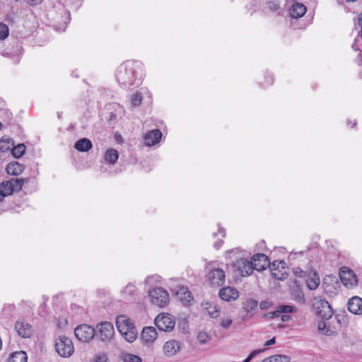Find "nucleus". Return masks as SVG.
<instances>
[{
  "instance_id": "47",
  "label": "nucleus",
  "mask_w": 362,
  "mask_h": 362,
  "mask_svg": "<svg viewBox=\"0 0 362 362\" xmlns=\"http://www.w3.org/2000/svg\"><path fill=\"white\" fill-rule=\"evenodd\" d=\"M273 78L272 76L270 75H268V76H265V82L264 83V85L263 86L265 87V86H271L273 84Z\"/></svg>"
},
{
  "instance_id": "32",
  "label": "nucleus",
  "mask_w": 362,
  "mask_h": 362,
  "mask_svg": "<svg viewBox=\"0 0 362 362\" xmlns=\"http://www.w3.org/2000/svg\"><path fill=\"white\" fill-rule=\"evenodd\" d=\"M27 354L25 351H16L13 353L8 362H27Z\"/></svg>"
},
{
  "instance_id": "39",
  "label": "nucleus",
  "mask_w": 362,
  "mask_h": 362,
  "mask_svg": "<svg viewBox=\"0 0 362 362\" xmlns=\"http://www.w3.org/2000/svg\"><path fill=\"white\" fill-rule=\"evenodd\" d=\"M8 35V26L2 23H0V40L6 39Z\"/></svg>"
},
{
  "instance_id": "6",
  "label": "nucleus",
  "mask_w": 362,
  "mask_h": 362,
  "mask_svg": "<svg viewBox=\"0 0 362 362\" xmlns=\"http://www.w3.org/2000/svg\"><path fill=\"white\" fill-rule=\"evenodd\" d=\"M154 323L160 331L170 332L175 327V320L173 315L168 313H161L155 318Z\"/></svg>"
},
{
  "instance_id": "60",
  "label": "nucleus",
  "mask_w": 362,
  "mask_h": 362,
  "mask_svg": "<svg viewBox=\"0 0 362 362\" xmlns=\"http://www.w3.org/2000/svg\"><path fill=\"white\" fill-rule=\"evenodd\" d=\"M347 1H351V2H353V1H355L356 0H346Z\"/></svg>"
},
{
  "instance_id": "30",
  "label": "nucleus",
  "mask_w": 362,
  "mask_h": 362,
  "mask_svg": "<svg viewBox=\"0 0 362 362\" xmlns=\"http://www.w3.org/2000/svg\"><path fill=\"white\" fill-rule=\"evenodd\" d=\"M119 158V153L114 148H109L105 151L104 158L110 164H115Z\"/></svg>"
},
{
  "instance_id": "2",
  "label": "nucleus",
  "mask_w": 362,
  "mask_h": 362,
  "mask_svg": "<svg viewBox=\"0 0 362 362\" xmlns=\"http://www.w3.org/2000/svg\"><path fill=\"white\" fill-rule=\"evenodd\" d=\"M116 325L119 332L128 342H133L137 337V331L131 321L126 315H119L116 319Z\"/></svg>"
},
{
  "instance_id": "48",
  "label": "nucleus",
  "mask_w": 362,
  "mask_h": 362,
  "mask_svg": "<svg viewBox=\"0 0 362 362\" xmlns=\"http://www.w3.org/2000/svg\"><path fill=\"white\" fill-rule=\"evenodd\" d=\"M223 244V240H218L216 242L214 243V247L216 250H218L221 247Z\"/></svg>"
},
{
  "instance_id": "22",
  "label": "nucleus",
  "mask_w": 362,
  "mask_h": 362,
  "mask_svg": "<svg viewBox=\"0 0 362 362\" xmlns=\"http://www.w3.org/2000/svg\"><path fill=\"white\" fill-rule=\"evenodd\" d=\"M329 320L322 318L317 323V330L320 333L331 336L336 333L335 329L330 326Z\"/></svg>"
},
{
  "instance_id": "16",
  "label": "nucleus",
  "mask_w": 362,
  "mask_h": 362,
  "mask_svg": "<svg viewBox=\"0 0 362 362\" xmlns=\"http://www.w3.org/2000/svg\"><path fill=\"white\" fill-rule=\"evenodd\" d=\"M158 333L153 327H145L143 328L141 337L146 345L152 344L157 339Z\"/></svg>"
},
{
  "instance_id": "50",
  "label": "nucleus",
  "mask_w": 362,
  "mask_h": 362,
  "mask_svg": "<svg viewBox=\"0 0 362 362\" xmlns=\"http://www.w3.org/2000/svg\"><path fill=\"white\" fill-rule=\"evenodd\" d=\"M276 342V340H275V337H273L272 339H269V340H267L265 343H264V346H271V345H273Z\"/></svg>"
},
{
  "instance_id": "51",
  "label": "nucleus",
  "mask_w": 362,
  "mask_h": 362,
  "mask_svg": "<svg viewBox=\"0 0 362 362\" xmlns=\"http://www.w3.org/2000/svg\"><path fill=\"white\" fill-rule=\"evenodd\" d=\"M28 2L30 6H35L40 4L42 0H28Z\"/></svg>"
},
{
  "instance_id": "24",
  "label": "nucleus",
  "mask_w": 362,
  "mask_h": 362,
  "mask_svg": "<svg viewBox=\"0 0 362 362\" xmlns=\"http://www.w3.org/2000/svg\"><path fill=\"white\" fill-rule=\"evenodd\" d=\"M306 284L310 290H315L320 285V278L315 271H310L307 275Z\"/></svg>"
},
{
  "instance_id": "3",
  "label": "nucleus",
  "mask_w": 362,
  "mask_h": 362,
  "mask_svg": "<svg viewBox=\"0 0 362 362\" xmlns=\"http://www.w3.org/2000/svg\"><path fill=\"white\" fill-rule=\"evenodd\" d=\"M54 346L58 354L64 358L70 357L74 351L71 339L66 336H59L56 339Z\"/></svg>"
},
{
  "instance_id": "27",
  "label": "nucleus",
  "mask_w": 362,
  "mask_h": 362,
  "mask_svg": "<svg viewBox=\"0 0 362 362\" xmlns=\"http://www.w3.org/2000/svg\"><path fill=\"white\" fill-rule=\"evenodd\" d=\"M306 7L303 4L294 3L290 9V15L293 18H298L305 15Z\"/></svg>"
},
{
  "instance_id": "9",
  "label": "nucleus",
  "mask_w": 362,
  "mask_h": 362,
  "mask_svg": "<svg viewBox=\"0 0 362 362\" xmlns=\"http://www.w3.org/2000/svg\"><path fill=\"white\" fill-rule=\"evenodd\" d=\"M286 262L283 260H275L272 264L269 263V268L272 276L278 280H284L287 277Z\"/></svg>"
},
{
  "instance_id": "26",
  "label": "nucleus",
  "mask_w": 362,
  "mask_h": 362,
  "mask_svg": "<svg viewBox=\"0 0 362 362\" xmlns=\"http://www.w3.org/2000/svg\"><path fill=\"white\" fill-rule=\"evenodd\" d=\"M25 170L24 164L18 162H11L6 167V171L11 175H18Z\"/></svg>"
},
{
  "instance_id": "17",
  "label": "nucleus",
  "mask_w": 362,
  "mask_h": 362,
  "mask_svg": "<svg viewBox=\"0 0 362 362\" xmlns=\"http://www.w3.org/2000/svg\"><path fill=\"white\" fill-rule=\"evenodd\" d=\"M15 329L18 335L23 338H29L33 334V327L27 322L24 320H18L16 322Z\"/></svg>"
},
{
  "instance_id": "14",
  "label": "nucleus",
  "mask_w": 362,
  "mask_h": 362,
  "mask_svg": "<svg viewBox=\"0 0 362 362\" xmlns=\"http://www.w3.org/2000/svg\"><path fill=\"white\" fill-rule=\"evenodd\" d=\"M177 298L185 306H189L194 300V297L187 287L180 286L175 291Z\"/></svg>"
},
{
  "instance_id": "53",
  "label": "nucleus",
  "mask_w": 362,
  "mask_h": 362,
  "mask_svg": "<svg viewBox=\"0 0 362 362\" xmlns=\"http://www.w3.org/2000/svg\"><path fill=\"white\" fill-rule=\"evenodd\" d=\"M358 25L361 26V36L362 37V13L358 16Z\"/></svg>"
},
{
  "instance_id": "59",
  "label": "nucleus",
  "mask_w": 362,
  "mask_h": 362,
  "mask_svg": "<svg viewBox=\"0 0 362 362\" xmlns=\"http://www.w3.org/2000/svg\"><path fill=\"white\" fill-rule=\"evenodd\" d=\"M304 253V251H300L299 252H298V254H300V255H303Z\"/></svg>"
},
{
  "instance_id": "61",
  "label": "nucleus",
  "mask_w": 362,
  "mask_h": 362,
  "mask_svg": "<svg viewBox=\"0 0 362 362\" xmlns=\"http://www.w3.org/2000/svg\"><path fill=\"white\" fill-rule=\"evenodd\" d=\"M356 122H354L352 127H354L356 125Z\"/></svg>"
},
{
  "instance_id": "44",
  "label": "nucleus",
  "mask_w": 362,
  "mask_h": 362,
  "mask_svg": "<svg viewBox=\"0 0 362 362\" xmlns=\"http://www.w3.org/2000/svg\"><path fill=\"white\" fill-rule=\"evenodd\" d=\"M197 339L201 344H206L208 341L209 337L206 333H199Z\"/></svg>"
},
{
  "instance_id": "35",
  "label": "nucleus",
  "mask_w": 362,
  "mask_h": 362,
  "mask_svg": "<svg viewBox=\"0 0 362 362\" xmlns=\"http://www.w3.org/2000/svg\"><path fill=\"white\" fill-rule=\"evenodd\" d=\"M25 150L26 147L23 144H18L17 146L13 148L12 155L15 158H20L25 153Z\"/></svg>"
},
{
  "instance_id": "28",
  "label": "nucleus",
  "mask_w": 362,
  "mask_h": 362,
  "mask_svg": "<svg viewBox=\"0 0 362 362\" xmlns=\"http://www.w3.org/2000/svg\"><path fill=\"white\" fill-rule=\"evenodd\" d=\"M93 145L88 139L83 138L78 141H77L74 144V148L81 152H86L88 151Z\"/></svg>"
},
{
  "instance_id": "20",
  "label": "nucleus",
  "mask_w": 362,
  "mask_h": 362,
  "mask_svg": "<svg viewBox=\"0 0 362 362\" xmlns=\"http://www.w3.org/2000/svg\"><path fill=\"white\" fill-rule=\"evenodd\" d=\"M257 300L252 298H247L243 303V309L246 315L245 318H251L256 313L257 310Z\"/></svg>"
},
{
  "instance_id": "19",
  "label": "nucleus",
  "mask_w": 362,
  "mask_h": 362,
  "mask_svg": "<svg viewBox=\"0 0 362 362\" xmlns=\"http://www.w3.org/2000/svg\"><path fill=\"white\" fill-rule=\"evenodd\" d=\"M162 136V132L159 129L151 130L144 135V143L148 146H154L160 142Z\"/></svg>"
},
{
  "instance_id": "52",
  "label": "nucleus",
  "mask_w": 362,
  "mask_h": 362,
  "mask_svg": "<svg viewBox=\"0 0 362 362\" xmlns=\"http://www.w3.org/2000/svg\"><path fill=\"white\" fill-rule=\"evenodd\" d=\"M218 233L221 234L222 238L226 237V230L222 227H218Z\"/></svg>"
},
{
  "instance_id": "45",
  "label": "nucleus",
  "mask_w": 362,
  "mask_h": 362,
  "mask_svg": "<svg viewBox=\"0 0 362 362\" xmlns=\"http://www.w3.org/2000/svg\"><path fill=\"white\" fill-rule=\"evenodd\" d=\"M93 362H107V356L105 354L96 355Z\"/></svg>"
},
{
  "instance_id": "12",
  "label": "nucleus",
  "mask_w": 362,
  "mask_h": 362,
  "mask_svg": "<svg viewBox=\"0 0 362 362\" xmlns=\"http://www.w3.org/2000/svg\"><path fill=\"white\" fill-rule=\"evenodd\" d=\"M181 349V341L173 339L165 341L163 346V352L166 357H173L177 355Z\"/></svg>"
},
{
  "instance_id": "38",
  "label": "nucleus",
  "mask_w": 362,
  "mask_h": 362,
  "mask_svg": "<svg viewBox=\"0 0 362 362\" xmlns=\"http://www.w3.org/2000/svg\"><path fill=\"white\" fill-rule=\"evenodd\" d=\"M272 362H290V358L286 355L279 354L272 356Z\"/></svg>"
},
{
  "instance_id": "54",
  "label": "nucleus",
  "mask_w": 362,
  "mask_h": 362,
  "mask_svg": "<svg viewBox=\"0 0 362 362\" xmlns=\"http://www.w3.org/2000/svg\"><path fill=\"white\" fill-rule=\"evenodd\" d=\"M261 362H272V356L270 357H267L266 358H264V360H262Z\"/></svg>"
},
{
  "instance_id": "33",
  "label": "nucleus",
  "mask_w": 362,
  "mask_h": 362,
  "mask_svg": "<svg viewBox=\"0 0 362 362\" xmlns=\"http://www.w3.org/2000/svg\"><path fill=\"white\" fill-rule=\"evenodd\" d=\"M136 292V286L131 283L128 284L121 290V294L124 298H128V297L134 296Z\"/></svg>"
},
{
  "instance_id": "13",
  "label": "nucleus",
  "mask_w": 362,
  "mask_h": 362,
  "mask_svg": "<svg viewBox=\"0 0 362 362\" xmlns=\"http://www.w3.org/2000/svg\"><path fill=\"white\" fill-rule=\"evenodd\" d=\"M209 283L213 286H221L225 282V272L219 268L211 269L206 275Z\"/></svg>"
},
{
  "instance_id": "1",
  "label": "nucleus",
  "mask_w": 362,
  "mask_h": 362,
  "mask_svg": "<svg viewBox=\"0 0 362 362\" xmlns=\"http://www.w3.org/2000/svg\"><path fill=\"white\" fill-rule=\"evenodd\" d=\"M143 64L136 60H127L121 64L115 72L118 83L124 88L138 86L143 78Z\"/></svg>"
},
{
  "instance_id": "56",
  "label": "nucleus",
  "mask_w": 362,
  "mask_h": 362,
  "mask_svg": "<svg viewBox=\"0 0 362 362\" xmlns=\"http://www.w3.org/2000/svg\"><path fill=\"white\" fill-rule=\"evenodd\" d=\"M236 250H237V249H235V250H231L230 251H227V254L233 253V252H235V251H236Z\"/></svg>"
},
{
  "instance_id": "58",
  "label": "nucleus",
  "mask_w": 362,
  "mask_h": 362,
  "mask_svg": "<svg viewBox=\"0 0 362 362\" xmlns=\"http://www.w3.org/2000/svg\"><path fill=\"white\" fill-rule=\"evenodd\" d=\"M216 235H217V233H213V236H214V238H216Z\"/></svg>"
},
{
  "instance_id": "15",
  "label": "nucleus",
  "mask_w": 362,
  "mask_h": 362,
  "mask_svg": "<svg viewBox=\"0 0 362 362\" xmlns=\"http://www.w3.org/2000/svg\"><path fill=\"white\" fill-rule=\"evenodd\" d=\"M253 268L257 271H263L269 265L268 257L262 253H257L252 256L251 259Z\"/></svg>"
},
{
  "instance_id": "41",
  "label": "nucleus",
  "mask_w": 362,
  "mask_h": 362,
  "mask_svg": "<svg viewBox=\"0 0 362 362\" xmlns=\"http://www.w3.org/2000/svg\"><path fill=\"white\" fill-rule=\"evenodd\" d=\"M293 272L295 276L298 278H305L308 274V272L303 271L299 267L294 268Z\"/></svg>"
},
{
  "instance_id": "25",
  "label": "nucleus",
  "mask_w": 362,
  "mask_h": 362,
  "mask_svg": "<svg viewBox=\"0 0 362 362\" xmlns=\"http://www.w3.org/2000/svg\"><path fill=\"white\" fill-rule=\"evenodd\" d=\"M296 310V308L291 305H280L277 310L273 312L269 313L267 316L270 319L276 317H280L283 313H291Z\"/></svg>"
},
{
  "instance_id": "21",
  "label": "nucleus",
  "mask_w": 362,
  "mask_h": 362,
  "mask_svg": "<svg viewBox=\"0 0 362 362\" xmlns=\"http://www.w3.org/2000/svg\"><path fill=\"white\" fill-rule=\"evenodd\" d=\"M347 308L353 314H362V298L358 296L351 298L347 303Z\"/></svg>"
},
{
  "instance_id": "46",
  "label": "nucleus",
  "mask_w": 362,
  "mask_h": 362,
  "mask_svg": "<svg viewBox=\"0 0 362 362\" xmlns=\"http://www.w3.org/2000/svg\"><path fill=\"white\" fill-rule=\"evenodd\" d=\"M272 305V303L268 300H264L260 302L259 308L262 310H267Z\"/></svg>"
},
{
  "instance_id": "57",
  "label": "nucleus",
  "mask_w": 362,
  "mask_h": 362,
  "mask_svg": "<svg viewBox=\"0 0 362 362\" xmlns=\"http://www.w3.org/2000/svg\"><path fill=\"white\" fill-rule=\"evenodd\" d=\"M61 115H62V113H58V118L60 119L61 118Z\"/></svg>"
},
{
  "instance_id": "63",
  "label": "nucleus",
  "mask_w": 362,
  "mask_h": 362,
  "mask_svg": "<svg viewBox=\"0 0 362 362\" xmlns=\"http://www.w3.org/2000/svg\"><path fill=\"white\" fill-rule=\"evenodd\" d=\"M1 202H3V200L0 198V203H1Z\"/></svg>"
},
{
  "instance_id": "43",
  "label": "nucleus",
  "mask_w": 362,
  "mask_h": 362,
  "mask_svg": "<svg viewBox=\"0 0 362 362\" xmlns=\"http://www.w3.org/2000/svg\"><path fill=\"white\" fill-rule=\"evenodd\" d=\"M233 320L231 318L221 319L220 325L224 329H228L232 324Z\"/></svg>"
},
{
  "instance_id": "42",
  "label": "nucleus",
  "mask_w": 362,
  "mask_h": 362,
  "mask_svg": "<svg viewBox=\"0 0 362 362\" xmlns=\"http://www.w3.org/2000/svg\"><path fill=\"white\" fill-rule=\"evenodd\" d=\"M264 351V349H257L252 351L243 362H250L254 357Z\"/></svg>"
},
{
  "instance_id": "18",
  "label": "nucleus",
  "mask_w": 362,
  "mask_h": 362,
  "mask_svg": "<svg viewBox=\"0 0 362 362\" xmlns=\"http://www.w3.org/2000/svg\"><path fill=\"white\" fill-rule=\"evenodd\" d=\"M218 296L223 300L232 301L238 298L239 293L234 287L225 286L219 291Z\"/></svg>"
},
{
  "instance_id": "37",
  "label": "nucleus",
  "mask_w": 362,
  "mask_h": 362,
  "mask_svg": "<svg viewBox=\"0 0 362 362\" xmlns=\"http://www.w3.org/2000/svg\"><path fill=\"white\" fill-rule=\"evenodd\" d=\"M266 5L267 8L270 11L273 12H278L279 13V10L280 9V6L278 0L267 1Z\"/></svg>"
},
{
  "instance_id": "4",
  "label": "nucleus",
  "mask_w": 362,
  "mask_h": 362,
  "mask_svg": "<svg viewBox=\"0 0 362 362\" xmlns=\"http://www.w3.org/2000/svg\"><path fill=\"white\" fill-rule=\"evenodd\" d=\"M312 304L316 313L323 319L330 320L333 315V310L329 303L324 298L317 296L313 298Z\"/></svg>"
},
{
  "instance_id": "10",
  "label": "nucleus",
  "mask_w": 362,
  "mask_h": 362,
  "mask_svg": "<svg viewBox=\"0 0 362 362\" xmlns=\"http://www.w3.org/2000/svg\"><path fill=\"white\" fill-rule=\"evenodd\" d=\"M340 279L342 284L348 288H353L358 284V279L354 272L346 267L341 269Z\"/></svg>"
},
{
  "instance_id": "8",
  "label": "nucleus",
  "mask_w": 362,
  "mask_h": 362,
  "mask_svg": "<svg viewBox=\"0 0 362 362\" xmlns=\"http://www.w3.org/2000/svg\"><path fill=\"white\" fill-rule=\"evenodd\" d=\"M235 271L242 276H248L251 275L255 270L251 261L246 258H240L237 259L233 265Z\"/></svg>"
},
{
  "instance_id": "36",
  "label": "nucleus",
  "mask_w": 362,
  "mask_h": 362,
  "mask_svg": "<svg viewBox=\"0 0 362 362\" xmlns=\"http://www.w3.org/2000/svg\"><path fill=\"white\" fill-rule=\"evenodd\" d=\"M142 101V95L141 93L136 92L133 94L131 98V103L133 107H138Z\"/></svg>"
},
{
  "instance_id": "29",
  "label": "nucleus",
  "mask_w": 362,
  "mask_h": 362,
  "mask_svg": "<svg viewBox=\"0 0 362 362\" xmlns=\"http://www.w3.org/2000/svg\"><path fill=\"white\" fill-rule=\"evenodd\" d=\"M13 192V188L9 181H5L0 184V198L4 200V198L8 195L12 194Z\"/></svg>"
},
{
  "instance_id": "34",
  "label": "nucleus",
  "mask_w": 362,
  "mask_h": 362,
  "mask_svg": "<svg viewBox=\"0 0 362 362\" xmlns=\"http://www.w3.org/2000/svg\"><path fill=\"white\" fill-rule=\"evenodd\" d=\"M121 358L124 362H141L142 359L140 356L129 354L124 353L121 356Z\"/></svg>"
},
{
  "instance_id": "62",
  "label": "nucleus",
  "mask_w": 362,
  "mask_h": 362,
  "mask_svg": "<svg viewBox=\"0 0 362 362\" xmlns=\"http://www.w3.org/2000/svg\"><path fill=\"white\" fill-rule=\"evenodd\" d=\"M2 124L0 122V130L1 129Z\"/></svg>"
},
{
  "instance_id": "40",
  "label": "nucleus",
  "mask_w": 362,
  "mask_h": 362,
  "mask_svg": "<svg viewBox=\"0 0 362 362\" xmlns=\"http://www.w3.org/2000/svg\"><path fill=\"white\" fill-rule=\"evenodd\" d=\"M160 276L157 274L151 275L145 279L146 284L152 285L154 283L160 282Z\"/></svg>"
},
{
  "instance_id": "7",
  "label": "nucleus",
  "mask_w": 362,
  "mask_h": 362,
  "mask_svg": "<svg viewBox=\"0 0 362 362\" xmlns=\"http://www.w3.org/2000/svg\"><path fill=\"white\" fill-rule=\"evenodd\" d=\"M76 337L82 342H88L95 335V329L87 325H81L74 329Z\"/></svg>"
},
{
  "instance_id": "31",
  "label": "nucleus",
  "mask_w": 362,
  "mask_h": 362,
  "mask_svg": "<svg viewBox=\"0 0 362 362\" xmlns=\"http://www.w3.org/2000/svg\"><path fill=\"white\" fill-rule=\"evenodd\" d=\"M11 187L13 188V192L20 191L22 189L23 186L25 183H28L29 181L28 178H13L8 180Z\"/></svg>"
},
{
  "instance_id": "11",
  "label": "nucleus",
  "mask_w": 362,
  "mask_h": 362,
  "mask_svg": "<svg viewBox=\"0 0 362 362\" xmlns=\"http://www.w3.org/2000/svg\"><path fill=\"white\" fill-rule=\"evenodd\" d=\"M98 335L103 341H110L114 336L115 329L113 325L109 322H103L97 326Z\"/></svg>"
},
{
  "instance_id": "23",
  "label": "nucleus",
  "mask_w": 362,
  "mask_h": 362,
  "mask_svg": "<svg viewBox=\"0 0 362 362\" xmlns=\"http://www.w3.org/2000/svg\"><path fill=\"white\" fill-rule=\"evenodd\" d=\"M202 308L204 312L212 318H216L220 315V310L214 303L207 300L204 301L202 303Z\"/></svg>"
},
{
  "instance_id": "55",
  "label": "nucleus",
  "mask_w": 362,
  "mask_h": 362,
  "mask_svg": "<svg viewBox=\"0 0 362 362\" xmlns=\"http://www.w3.org/2000/svg\"><path fill=\"white\" fill-rule=\"evenodd\" d=\"M352 48L354 49V50H359V47H358V45H356V42H354V43L352 45Z\"/></svg>"
},
{
  "instance_id": "49",
  "label": "nucleus",
  "mask_w": 362,
  "mask_h": 362,
  "mask_svg": "<svg viewBox=\"0 0 362 362\" xmlns=\"http://www.w3.org/2000/svg\"><path fill=\"white\" fill-rule=\"evenodd\" d=\"M280 317L283 322H287L291 319V316L288 315V313H283L281 315Z\"/></svg>"
},
{
  "instance_id": "5",
  "label": "nucleus",
  "mask_w": 362,
  "mask_h": 362,
  "mask_svg": "<svg viewBox=\"0 0 362 362\" xmlns=\"http://www.w3.org/2000/svg\"><path fill=\"white\" fill-rule=\"evenodd\" d=\"M148 296L151 302L160 308L166 306L170 302L168 291L160 287H156L149 291Z\"/></svg>"
}]
</instances>
